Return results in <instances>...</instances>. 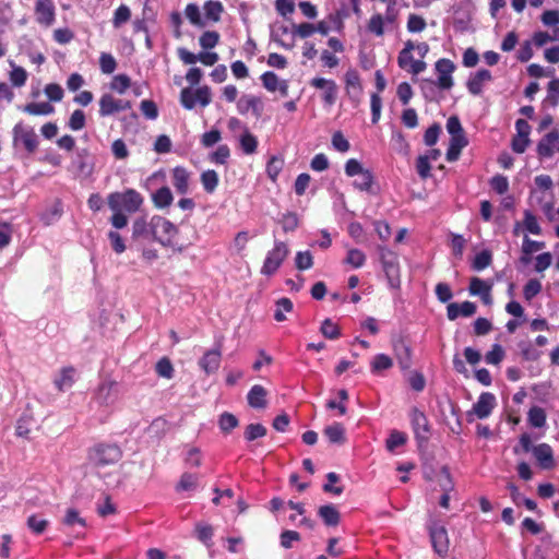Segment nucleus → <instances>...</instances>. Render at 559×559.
Wrapping results in <instances>:
<instances>
[{"label":"nucleus","mask_w":559,"mask_h":559,"mask_svg":"<svg viewBox=\"0 0 559 559\" xmlns=\"http://www.w3.org/2000/svg\"><path fill=\"white\" fill-rule=\"evenodd\" d=\"M556 153H559V133L551 131L539 140L537 154L540 158H551Z\"/></svg>","instance_id":"ddd939ff"},{"label":"nucleus","mask_w":559,"mask_h":559,"mask_svg":"<svg viewBox=\"0 0 559 559\" xmlns=\"http://www.w3.org/2000/svg\"><path fill=\"white\" fill-rule=\"evenodd\" d=\"M239 146L241 151L246 155H252L257 152L258 148V139L253 135L249 129L243 130V133H240L238 136Z\"/></svg>","instance_id":"c85d7f7f"},{"label":"nucleus","mask_w":559,"mask_h":559,"mask_svg":"<svg viewBox=\"0 0 559 559\" xmlns=\"http://www.w3.org/2000/svg\"><path fill=\"white\" fill-rule=\"evenodd\" d=\"M426 21L417 14H409L407 20V31L409 33H420L426 28Z\"/></svg>","instance_id":"69168bd1"},{"label":"nucleus","mask_w":559,"mask_h":559,"mask_svg":"<svg viewBox=\"0 0 559 559\" xmlns=\"http://www.w3.org/2000/svg\"><path fill=\"white\" fill-rule=\"evenodd\" d=\"M428 532L433 550L439 556H445L449 550V537L444 525L436 520H430L428 523Z\"/></svg>","instance_id":"6e6552de"},{"label":"nucleus","mask_w":559,"mask_h":559,"mask_svg":"<svg viewBox=\"0 0 559 559\" xmlns=\"http://www.w3.org/2000/svg\"><path fill=\"white\" fill-rule=\"evenodd\" d=\"M477 307L472 301H463L462 304L451 302L447 307V317L449 320L454 321L460 316L468 318L476 313Z\"/></svg>","instance_id":"6ab92c4d"},{"label":"nucleus","mask_w":559,"mask_h":559,"mask_svg":"<svg viewBox=\"0 0 559 559\" xmlns=\"http://www.w3.org/2000/svg\"><path fill=\"white\" fill-rule=\"evenodd\" d=\"M415 49V45L412 40H407L404 45V48L400 51L397 57L399 67L402 69L408 70L412 66V61L414 58L412 56V51Z\"/></svg>","instance_id":"72a5a7b5"},{"label":"nucleus","mask_w":559,"mask_h":559,"mask_svg":"<svg viewBox=\"0 0 559 559\" xmlns=\"http://www.w3.org/2000/svg\"><path fill=\"white\" fill-rule=\"evenodd\" d=\"M71 169L78 176L88 177L93 171L90 153L86 148L79 150L71 162Z\"/></svg>","instance_id":"2eb2a0df"},{"label":"nucleus","mask_w":559,"mask_h":559,"mask_svg":"<svg viewBox=\"0 0 559 559\" xmlns=\"http://www.w3.org/2000/svg\"><path fill=\"white\" fill-rule=\"evenodd\" d=\"M189 171L181 166L173 169V186L179 194H187L189 192Z\"/></svg>","instance_id":"b1692460"},{"label":"nucleus","mask_w":559,"mask_h":559,"mask_svg":"<svg viewBox=\"0 0 559 559\" xmlns=\"http://www.w3.org/2000/svg\"><path fill=\"white\" fill-rule=\"evenodd\" d=\"M186 17L197 27H204L205 21L201 16L199 7L195 3H189L185 9Z\"/></svg>","instance_id":"4c0bfd02"},{"label":"nucleus","mask_w":559,"mask_h":559,"mask_svg":"<svg viewBox=\"0 0 559 559\" xmlns=\"http://www.w3.org/2000/svg\"><path fill=\"white\" fill-rule=\"evenodd\" d=\"M438 73L437 86L441 90H450L453 86L452 73L455 64L450 59H439L435 64Z\"/></svg>","instance_id":"9b49d317"},{"label":"nucleus","mask_w":559,"mask_h":559,"mask_svg":"<svg viewBox=\"0 0 559 559\" xmlns=\"http://www.w3.org/2000/svg\"><path fill=\"white\" fill-rule=\"evenodd\" d=\"M153 203L158 209H164L173 203L174 197L168 187H162L152 195Z\"/></svg>","instance_id":"2f4dec72"},{"label":"nucleus","mask_w":559,"mask_h":559,"mask_svg":"<svg viewBox=\"0 0 559 559\" xmlns=\"http://www.w3.org/2000/svg\"><path fill=\"white\" fill-rule=\"evenodd\" d=\"M311 86L323 91L322 99L329 107L335 104L337 98V85L333 80L324 78H314L311 80Z\"/></svg>","instance_id":"4468645a"},{"label":"nucleus","mask_w":559,"mask_h":559,"mask_svg":"<svg viewBox=\"0 0 559 559\" xmlns=\"http://www.w3.org/2000/svg\"><path fill=\"white\" fill-rule=\"evenodd\" d=\"M324 435L331 443L343 444L345 442V429L340 423L328 426L324 429Z\"/></svg>","instance_id":"7c9ffc66"},{"label":"nucleus","mask_w":559,"mask_h":559,"mask_svg":"<svg viewBox=\"0 0 559 559\" xmlns=\"http://www.w3.org/2000/svg\"><path fill=\"white\" fill-rule=\"evenodd\" d=\"M318 514L328 526H336L341 520L340 512L334 504L321 506L318 510Z\"/></svg>","instance_id":"bb28decb"},{"label":"nucleus","mask_w":559,"mask_h":559,"mask_svg":"<svg viewBox=\"0 0 559 559\" xmlns=\"http://www.w3.org/2000/svg\"><path fill=\"white\" fill-rule=\"evenodd\" d=\"M491 260V253L488 250H483L475 255L472 266L475 271H481L490 265Z\"/></svg>","instance_id":"603ef678"},{"label":"nucleus","mask_w":559,"mask_h":559,"mask_svg":"<svg viewBox=\"0 0 559 559\" xmlns=\"http://www.w3.org/2000/svg\"><path fill=\"white\" fill-rule=\"evenodd\" d=\"M378 252L390 287L399 288L401 285V275L397 255L384 246H379Z\"/></svg>","instance_id":"20e7f679"},{"label":"nucleus","mask_w":559,"mask_h":559,"mask_svg":"<svg viewBox=\"0 0 559 559\" xmlns=\"http://www.w3.org/2000/svg\"><path fill=\"white\" fill-rule=\"evenodd\" d=\"M212 102L211 88L206 85L200 86L195 90L186 87L180 92V103L183 108L191 110L197 105L206 107Z\"/></svg>","instance_id":"39448f33"},{"label":"nucleus","mask_w":559,"mask_h":559,"mask_svg":"<svg viewBox=\"0 0 559 559\" xmlns=\"http://www.w3.org/2000/svg\"><path fill=\"white\" fill-rule=\"evenodd\" d=\"M99 67L103 73L111 74L116 70L117 62L110 53L103 52L99 57Z\"/></svg>","instance_id":"774afa93"},{"label":"nucleus","mask_w":559,"mask_h":559,"mask_svg":"<svg viewBox=\"0 0 559 559\" xmlns=\"http://www.w3.org/2000/svg\"><path fill=\"white\" fill-rule=\"evenodd\" d=\"M293 310V302L289 298L283 297L280 298L275 304V312L274 319L278 322L285 321V312H290Z\"/></svg>","instance_id":"ea45409f"},{"label":"nucleus","mask_w":559,"mask_h":559,"mask_svg":"<svg viewBox=\"0 0 559 559\" xmlns=\"http://www.w3.org/2000/svg\"><path fill=\"white\" fill-rule=\"evenodd\" d=\"M237 109L241 115L252 111L255 117H259L262 112L263 104L260 97L246 94L237 100Z\"/></svg>","instance_id":"f3484780"},{"label":"nucleus","mask_w":559,"mask_h":559,"mask_svg":"<svg viewBox=\"0 0 559 559\" xmlns=\"http://www.w3.org/2000/svg\"><path fill=\"white\" fill-rule=\"evenodd\" d=\"M288 253L289 249L287 245L283 241L275 240L273 249L270 250L265 257L261 273L266 276L273 275L280 269Z\"/></svg>","instance_id":"423d86ee"},{"label":"nucleus","mask_w":559,"mask_h":559,"mask_svg":"<svg viewBox=\"0 0 559 559\" xmlns=\"http://www.w3.org/2000/svg\"><path fill=\"white\" fill-rule=\"evenodd\" d=\"M203 9L206 20L218 22L221 20V14L223 13L224 7L219 1L209 0L204 3Z\"/></svg>","instance_id":"473e14b6"},{"label":"nucleus","mask_w":559,"mask_h":559,"mask_svg":"<svg viewBox=\"0 0 559 559\" xmlns=\"http://www.w3.org/2000/svg\"><path fill=\"white\" fill-rule=\"evenodd\" d=\"M261 82L265 90L269 92L278 91L282 96H287L288 94V84L286 81L281 80L276 73L272 71H266L261 75Z\"/></svg>","instance_id":"a211bd4d"},{"label":"nucleus","mask_w":559,"mask_h":559,"mask_svg":"<svg viewBox=\"0 0 559 559\" xmlns=\"http://www.w3.org/2000/svg\"><path fill=\"white\" fill-rule=\"evenodd\" d=\"M121 457L122 451L117 444L98 443L88 452V460L96 467L116 464Z\"/></svg>","instance_id":"f03ea898"},{"label":"nucleus","mask_w":559,"mask_h":559,"mask_svg":"<svg viewBox=\"0 0 559 559\" xmlns=\"http://www.w3.org/2000/svg\"><path fill=\"white\" fill-rule=\"evenodd\" d=\"M407 437L404 432L399 430H393L389 438L386 439V449L390 452H393L396 448L405 444Z\"/></svg>","instance_id":"8fccbe9b"},{"label":"nucleus","mask_w":559,"mask_h":559,"mask_svg":"<svg viewBox=\"0 0 559 559\" xmlns=\"http://www.w3.org/2000/svg\"><path fill=\"white\" fill-rule=\"evenodd\" d=\"M527 420L534 428H542L546 425V413L539 406H533L527 414Z\"/></svg>","instance_id":"c9c22d12"},{"label":"nucleus","mask_w":559,"mask_h":559,"mask_svg":"<svg viewBox=\"0 0 559 559\" xmlns=\"http://www.w3.org/2000/svg\"><path fill=\"white\" fill-rule=\"evenodd\" d=\"M22 111L32 116H49L55 112V107L48 102L28 103Z\"/></svg>","instance_id":"cd10ccee"},{"label":"nucleus","mask_w":559,"mask_h":559,"mask_svg":"<svg viewBox=\"0 0 559 559\" xmlns=\"http://www.w3.org/2000/svg\"><path fill=\"white\" fill-rule=\"evenodd\" d=\"M121 194L123 200V210L126 212L135 213L140 210L143 203V198L138 191L128 189L124 192H121Z\"/></svg>","instance_id":"393cba45"},{"label":"nucleus","mask_w":559,"mask_h":559,"mask_svg":"<svg viewBox=\"0 0 559 559\" xmlns=\"http://www.w3.org/2000/svg\"><path fill=\"white\" fill-rule=\"evenodd\" d=\"M345 82H346V88L347 93L354 95L356 98H358L362 92V86L360 83L359 75L357 71L349 70L345 74Z\"/></svg>","instance_id":"c756f323"},{"label":"nucleus","mask_w":559,"mask_h":559,"mask_svg":"<svg viewBox=\"0 0 559 559\" xmlns=\"http://www.w3.org/2000/svg\"><path fill=\"white\" fill-rule=\"evenodd\" d=\"M392 148L401 154H407L408 143L401 131H394L391 136Z\"/></svg>","instance_id":"09e8293b"},{"label":"nucleus","mask_w":559,"mask_h":559,"mask_svg":"<svg viewBox=\"0 0 559 559\" xmlns=\"http://www.w3.org/2000/svg\"><path fill=\"white\" fill-rule=\"evenodd\" d=\"M438 483L443 492H451L454 489V483L452 480L448 466H442L439 474Z\"/></svg>","instance_id":"5fc2aeb1"},{"label":"nucleus","mask_w":559,"mask_h":559,"mask_svg":"<svg viewBox=\"0 0 559 559\" xmlns=\"http://www.w3.org/2000/svg\"><path fill=\"white\" fill-rule=\"evenodd\" d=\"M130 17H131V11H130L129 7H127L126 4L119 5L114 13V17H112L114 27L119 28L121 25L127 23L130 20Z\"/></svg>","instance_id":"49530a36"},{"label":"nucleus","mask_w":559,"mask_h":559,"mask_svg":"<svg viewBox=\"0 0 559 559\" xmlns=\"http://www.w3.org/2000/svg\"><path fill=\"white\" fill-rule=\"evenodd\" d=\"M523 228L533 235H540L542 228L539 226V223L537 221V217L528 210L524 212V219H523Z\"/></svg>","instance_id":"79ce46f5"},{"label":"nucleus","mask_w":559,"mask_h":559,"mask_svg":"<svg viewBox=\"0 0 559 559\" xmlns=\"http://www.w3.org/2000/svg\"><path fill=\"white\" fill-rule=\"evenodd\" d=\"M195 532L198 538L205 545L210 546V542L214 535L213 527L205 523H198L195 525Z\"/></svg>","instance_id":"0e129e2a"},{"label":"nucleus","mask_w":559,"mask_h":559,"mask_svg":"<svg viewBox=\"0 0 559 559\" xmlns=\"http://www.w3.org/2000/svg\"><path fill=\"white\" fill-rule=\"evenodd\" d=\"M495 405V395L490 392H484L473 405V412L479 419H485L491 414Z\"/></svg>","instance_id":"dca6fc26"},{"label":"nucleus","mask_w":559,"mask_h":559,"mask_svg":"<svg viewBox=\"0 0 559 559\" xmlns=\"http://www.w3.org/2000/svg\"><path fill=\"white\" fill-rule=\"evenodd\" d=\"M131 85V80L127 74H118L112 78L110 88L123 94Z\"/></svg>","instance_id":"6e6d98bb"},{"label":"nucleus","mask_w":559,"mask_h":559,"mask_svg":"<svg viewBox=\"0 0 559 559\" xmlns=\"http://www.w3.org/2000/svg\"><path fill=\"white\" fill-rule=\"evenodd\" d=\"M409 417L415 438L419 445L426 443L430 435L429 423L426 415L418 408L414 407L411 411Z\"/></svg>","instance_id":"9d476101"},{"label":"nucleus","mask_w":559,"mask_h":559,"mask_svg":"<svg viewBox=\"0 0 559 559\" xmlns=\"http://www.w3.org/2000/svg\"><path fill=\"white\" fill-rule=\"evenodd\" d=\"M148 228L155 241L160 243L163 247L171 248L174 251L177 252H182L183 250H186L198 238L197 231L193 230V239L187 242L176 240L178 227L170 221L158 215H155L151 218L148 223Z\"/></svg>","instance_id":"f257e3e1"},{"label":"nucleus","mask_w":559,"mask_h":559,"mask_svg":"<svg viewBox=\"0 0 559 559\" xmlns=\"http://www.w3.org/2000/svg\"><path fill=\"white\" fill-rule=\"evenodd\" d=\"M266 435V428L261 424H250L246 427L245 439L253 441Z\"/></svg>","instance_id":"864d4df0"},{"label":"nucleus","mask_w":559,"mask_h":559,"mask_svg":"<svg viewBox=\"0 0 559 559\" xmlns=\"http://www.w3.org/2000/svg\"><path fill=\"white\" fill-rule=\"evenodd\" d=\"M130 108V102L115 98L111 94H104L99 99V115L102 117L111 116Z\"/></svg>","instance_id":"f8f14e48"},{"label":"nucleus","mask_w":559,"mask_h":559,"mask_svg":"<svg viewBox=\"0 0 559 559\" xmlns=\"http://www.w3.org/2000/svg\"><path fill=\"white\" fill-rule=\"evenodd\" d=\"M218 175L215 170L209 169L201 174V183L207 193H213L218 186Z\"/></svg>","instance_id":"f704fd0d"},{"label":"nucleus","mask_w":559,"mask_h":559,"mask_svg":"<svg viewBox=\"0 0 559 559\" xmlns=\"http://www.w3.org/2000/svg\"><path fill=\"white\" fill-rule=\"evenodd\" d=\"M397 350V359L399 364L402 369H408L412 365V358H411V348L404 343H401L399 347H396Z\"/></svg>","instance_id":"680f3d73"},{"label":"nucleus","mask_w":559,"mask_h":559,"mask_svg":"<svg viewBox=\"0 0 559 559\" xmlns=\"http://www.w3.org/2000/svg\"><path fill=\"white\" fill-rule=\"evenodd\" d=\"M35 12L37 22L44 25H51L55 21V7L51 0H37Z\"/></svg>","instance_id":"412c9836"},{"label":"nucleus","mask_w":559,"mask_h":559,"mask_svg":"<svg viewBox=\"0 0 559 559\" xmlns=\"http://www.w3.org/2000/svg\"><path fill=\"white\" fill-rule=\"evenodd\" d=\"M119 397V385L116 381L103 380L94 393V402L100 407L112 406Z\"/></svg>","instance_id":"0eeeda50"},{"label":"nucleus","mask_w":559,"mask_h":559,"mask_svg":"<svg viewBox=\"0 0 559 559\" xmlns=\"http://www.w3.org/2000/svg\"><path fill=\"white\" fill-rule=\"evenodd\" d=\"M321 333L329 340H336L340 337V329L331 319H325L320 328Z\"/></svg>","instance_id":"13d9d810"},{"label":"nucleus","mask_w":559,"mask_h":559,"mask_svg":"<svg viewBox=\"0 0 559 559\" xmlns=\"http://www.w3.org/2000/svg\"><path fill=\"white\" fill-rule=\"evenodd\" d=\"M12 138L15 147H23L29 154L35 153L38 148L39 139L35 129L22 121L13 127Z\"/></svg>","instance_id":"7ed1b4c3"},{"label":"nucleus","mask_w":559,"mask_h":559,"mask_svg":"<svg viewBox=\"0 0 559 559\" xmlns=\"http://www.w3.org/2000/svg\"><path fill=\"white\" fill-rule=\"evenodd\" d=\"M344 262L354 269H359L366 262V254L359 249H349Z\"/></svg>","instance_id":"37998d69"},{"label":"nucleus","mask_w":559,"mask_h":559,"mask_svg":"<svg viewBox=\"0 0 559 559\" xmlns=\"http://www.w3.org/2000/svg\"><path fill=\"white\" fill-rule=\"evenodd\" d=\"M546 100L556 107L559 104V79H552L547 85Z\"/></svg>","instance_id":"e2e57ef3"},{"label":"nucleus","mask_w":559,"mask_h":559,"mask_svg":"<svg viewBox=\"0 0 559 559\" xmlns=\"http://www.w3.org/2000/svg\"><path fill=\"white\" fill-rule=\"evenodd\" d=\"M492 80L491 73L487 69H480L468 78L467 90L472 95H480L484 84Z\"/></svg>","instance_id":"aec40b11"},{"label":"nucleus","mask_w":559,"mask_h":559,"mask_svg":"<svg viewBox=\"0 0 559 559\" xmlns=\"http://www.w3.org/2000/svg\"><path fill=\"white\" fill-rule=\"evenodd\" d=\"M393 366V360L385 354H378L371 361V371L379 373L382 370H388Z\"/></svg>","instance_id":"a19ab883"},{"label":"nucleus","mask_w":559,"mask_h":559,"mask_svg":"<svg viewBox=\"0 0 559 559\" xmlns=\"http://www.w3.org/2000/svg\"><path fill=\"white\" fill-rule=\"evenodd\" d=\"M198 477L191 473H183L176 486L177 491H188L197 488Z\"/></svg>","instance_id":"a18cd8bd"},{"label":"nucleus","mask_w":559,"mask_h":559,"mask_svg":"<svg viewBox=\"0 0 559 559\" xmlns=\"http://www.w3.org/2000/svg\"><path fill=\"white\" fill-rule=\"evenodd\" d=\"M75 377L76 370L73 367H64L55 377L53 384L59 391L64 392L72 388L75 382Z\"/></svg>","instance_id":"5701e85b"},{"label":"nucleus","mask_w":559,"mask_h":559,"mask_svg":"<svg viewBox=\"0 0 559 559\" xmlns=\"http://www.w3.org/2000/svg\"><path fill=\"white\" fill-rule=\"evenodd\" d=\"M266 394V390L262 385L254 384L247 395L248 404L253 408H264Z\"/></svg>","instance_id":"a878e982"},{"label":"nucleus","mask_w":559,"mask_h":559,"mask_svg":"<svg viewBox=\"0 0 559 559\" xmlns=\"http://www.w3.org/2000/svg\"><path fill=\"white\" fill-rule=\"evenodd\" d=\"M532 453L542 468L548 469L554 466V454L550 445L540 443L532 449Z\"/></svg>","instance_id":"4be33fe9"},{"label":"nucleus","mask_w":559,"mask_h":559,"mask_svg":"<svg viewBox=\"0 0 559 559\" xmlns=\"http://www.w3.org/2000/svg\"><path fill=\"white\" fill-rule=\"evenodd\" d=\"M490 187L498 194H504L509 190V180L506 176L496 175L490 179Z\"/></svg>","instance_id":"338daca9"},{"label":"nucleus","mask_w":559,"mask_h":559,"mask_svg":"<svg viewBox=\"0 0 559 559\" xmlns=\"http://www.w3.org/2000/svg\"><path fill=\"white\" fill-rule=\"evenodd\" d=\"M219 41V34L215 31H206L204 32L199 39L200 46L203 49H212Z\"/></svg>","instance_id":"3c124183"},{"label":"nucleus","mask_w":559,"mask_h":559,"mask_svg":"<svg viewBox=\"0 0 559 559\" xmlns=\"http://www.w3.org/2000/svg\"><path fill=\"white\" fill-rule=\"evenodd\" d=\"M44 93L50 102H61L64 95L62 87L57 83H49L45 86Z\"/></svg>","instance_id":"bf43d9fd"},{"label":"nucleus","mask_w":559,"mask_h":559,"mask_svg":"<svg viewBox=\"0 0 559 559\" xmlns=\"http://www.w3.org/2000/svg\"><path fill=\"white\" fill-rule=\"evenodd\" d=\"M223 341V336L216 337L214 348L206 350L199 360L200 368L206 374L216 372L221 366Z\"/></svg>","instance_id":"1a4fd4ad"},{"label":"nucleus","mask_w":559,"mask_h":559,"mask_svg":"<svg viewBox=\"0 0 559 559\" xmlns=\"http://www.w3.org/2000/svg\"><path fill=\"white\" fill-rule=\"evenodd\" d=\"M85 114L81 109L74 110L68 121V127L72 131H80L85 127Z\"/></svg>","instance_id":"4d7b16f0"},{"label":"nucleus","mask_w":559,"mask_h":559,"mask_svg":"<svg viewBox=\"0 0 559 559\" xmlns=\"http://www.w3.org/2000/svg\"><path fill=\"white\" fill-rule=\"evenodd\" d=\"M295 264L299 271L309 270L313 265V257L310 251H298L295 257Z\"/></svg>","instance_id":"de8ad7c7"},{"label":"nucleus","mask_w":559,"mask_h":559,"mask_svg":"<svg viewBox=\"0 0 559 559\" xmlns=\"http://www.w3.org/2000/svg\"><path fill=\"white\" fill-rule=\"evenodd\" d=\"M492 284L489 282H486L479 277H472L469 282V294L473 296H484L486 290H491Z\"/></svg>","instance_id":"58836bf2"},{"label":"nucleus","mask_w":559,"mask_h":559,"mask_svg":"<svg viewBox=\"0 0 559 559\" xmlns=\"http://www.w3.org/2000/svg\"><path fill=\"white\" fill-rule=\"evenodd\" d=\"M384 17L380 13L373 14L367 25V28L370 33L374 34L376 36H382L384 34Z\"/></svg>","instance_id":"c03bdc74"},{"label":"nucleus","mask_w":559,"mask_h":559,"mask_svg":"<svg viewBox=\"0 0 559 559\" xmlns=\"http://www.w3.org/2000/svg\"><path fill=\"white\" fill-rule=\"evenodd\" d=\"M185 463L190 467H199L202 463V452L199 448L191 447L185 455Z\"/></svg>","instance_id":"052dcab7"},{"label":"nucleus","mask_w":559,"mask_h":559,"mask_svg":"<svg viewBox=\"0 0 559 559\" xmlns=\"http://www.w3.org/2000/svg\"><path fill=\"white\" fill-rule=\"evenodd\" d=\"M48 520L39 514H32L27 518L26 525L34 534H43L48 527Z\"/></svg>","instance_id":"e433bc0d"}]
</instances>
